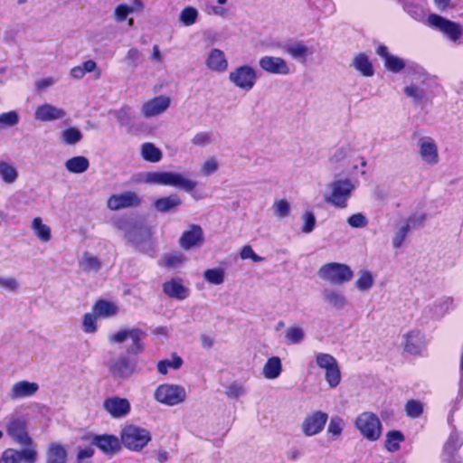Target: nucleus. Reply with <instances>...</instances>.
I'll use <instances>...</instances> for the list:
<instances>
[{
	"instance_id": "f257e3e1",
	"label": "nucleus",
	"mask_w": 463,
	"mask_h": 463,
	"mask_svg": "<svg viewBox=\"0 0 463 463\" xmlns=\"http://www.w3.org/2000/svg\"><path fill=\"white\" fill-rule=\"evenodd\" d=\"M115 226L128 242L139 250L148 252L151 250V232L146 225L128 218H120Z\"/></svg>"
},
{
	"instance_id": "f03ea898",
	"label": "nucleus",
	"mask_w": 463,
	"mask_h": 463,
	"mask_svg": "<svg viewBox=\"0 0 463 463\" xmlns=\"http://www.w3.org/2000/svg\"><path fill=\"white\" fill-rule=\"evenodd\" d=\"M142 181L146 184L176 187L187 193L193 191L196 186V182L175 172H146L143 175Z\"/></svg>"
},
{
	"instance_id": "7ed1b4c3",
	"label": "nucleus",
	"mask_w": 463,
	"mask_h": 463,
	"mask_svg": "<svg viewBox=\"0 0 463 463\" xmlns=\"http://www.w3.org/2000/svg\"><path fill=\"white\" fill-rule=\"evenodd\" d=\"M328 187L331 192L324 196V200L335 207L344 209L347 206L355 184L350 179H339L329 184Z\"/></svg>"
},
{
	"instance_id": "20e7f679",
	"label": "nucleus",
	"mask_w": 463,
	"mask_h": 463,
	"mask_svg": "<svg viewBox=\"0 0 463 463\" xmlns=\"http://www.w3.org/2000/svg\"><path fill=\"white\" fill-rule=\"evenodd\" d=\"M318 277L332 285H343L353 278V270L344 263L330 262L324 264L317 271Z\"/></svg>"
},
{
	"instance_id": "39448f33",
	"label": "nucleus",
	"mask_w": 463,
	"mask_h": 463,
	"mask_svg": "<svg viewBox=\"0 0 463 463\" xmlns=\"http://www.w3.org/2000/svg\"><path fill=\"white\" fill-rule=\"evenodd\" d=\"M354 425L361 435L369 441H376L382 435V423L377 415L371 411L359 414Z\"/></svg>"
},
{
	"instance_id": "423d86ee",
	"label": "nucleus",
	"mask_w": 463,
	"mask_h": 463,
	"mask_svg": "<svg viewBox=\"0 0 463 463\" xmlns=\"http://www.w3.org/2000/svg\"><path fill=\"white\" fill-rule=\"evenodd\" d=\"M121 440L128 449L139 451L151 440V435L146 429L128 425L121 431Z\"/></svg>"
},
{
	"instance_id": "0eeeda50",
	"label": "nucleus",
	"mask_w": 463,
	"mask_h": 463,
	"mask_svg": "<svg viewBox=\"0 0 463 463\" xmlns=\"http://www.w3.org/2000/svg\"><path fill=\"white\" fill-rule=\"evenodd\" d=\"M228 79L236 88L250 91L255 86L258 76L256 70L251 66L241 65L229 73Z\"/></svg>"
},
{
	"instance_id": "6e6552de",
	"label": "nucleus",
	"mask_w": 463,
	"mask_h": 463,
	"mask_svg": "<svg viewBox=\"0 0 463 463\" xmlns=\"http://www.w3.org/2000/svg\"><path fill=\"white\" fill-rule=\"evenodd\" d=\"M154 397L162 404L175 406L184 402L186 392L181 385L165 383L156 389Z\"/></svg>"
},
{
	"instance_id": "1a4fd4ad",
	"label": "nucleus",
	"mask_w": 463,
	"mask_h": 463,
	"mask_svg": "<svg viewBox=\"0 0 463 463\" xmlns=\"http://www.w3.org/2000/svg\"><path fill=\"white\" fill-rule=\"evenodd\" d=\"M6 432L18 444L29 446L33 439L26 432V420L24 417L12 414L5 418Z\"/></svg>"
},
{
	"instance_id": "9d476101",
	"label": "nucleus",
	"mask_w": 463,
	"mask_h": 463,
	"mask_svg": "<svg viewBox=\"0 0 463 463\" xmlns=\"http://www.w3.org/2000/svg\"><path fill=\"white\" fill-rule=\"evenodd\" d=\"M428 24L446 35L450 41L457 42L462 35V27L459 24L448 20L436 14L428 16Z\"/></svg>"
},
{
	"instance_id": "9b49d317",
	"label": "nucleus",
	"mask_w": 463,
	"mask_h": 463,
	"mask_svg": "<svg viewBox=\"0 0 463 463\" xmlns=\"http://www.w3.org/2000/svg\"><path fill=\"white\" fill-rule=\"evenodd\" d=\"M145 334L137 328L119 330L117 333L109 335V339L111 343H123L129 339L131 344L127 348V353L129 354H137L143 351V345L141 340L144 338Z\"/></svg>"
},
{
	"instance_id": "f8f14e48",
	"label": "nucleus",
	"mask_w": 463,
	"mask_h": 463,
	"mask_svg": "<svg viewBox=\"0 0 463 463\" xmlns=\"http://www.w3.org/2000/svg\"><path fill=\"white\" fill-rule=\"evenodd\" d=\"M327 419L328 415L326 412L314 411L304 419L301 430L307 437L315 436L323 430Z\"/></svg>"
},
{
	"instance_id": "ddd939ff",
	"label": "nucleus",
	"mask_w": 463,
	"mask_h": 463,
	"mask_svg": "<svg viewBox=\"0 0 463 463\" xmlns=\"http://www.w3.org/2000/svg\"><path fill=\"white\" fill-rule=\"evenodd\" d=\"M141 203L137 193L132 191L111 195L107 201V207L111 211H118L124 208L136 207Z\"/></svg>"
},
{
	"instance_id": "4468645a",
	"label": "nucleus",
	"mask_w": 463,
	"mask_h": 463,
	"mask_svg": "<svg viewBox=\"0 0 463 463\" xmlns=\"http://www.w3.org/2000/svg\"><path fill=\"white\" fill-rule=\"evenodd\" d=\"M204 241L203 231L201 226L191 224L189 228L184 231L180 239L179 245L184 250L199 248Z\"/></svg>"
},
{
	"instance_id": "2eb2a0df",
	"label": "nucleus",
	"mask_w": 463,
	"mask_h": 463,
	"mask_svg": "<svg viewBox=\"0 0 463 463\" xmlns=\"http://www.w3.org/2000/svg\"><path fill=\"white\" fill-rule=\"evenodd\" d=\"M259 65L262 71L269 74L288 75L290 72L287 61L279 56H263L259 60Z\"/></svg>"
},
{
	"instance_id": "dca6fc26",
	"label": "nucleus",
	"mask_w": 463,
	"mask_h": 463,
	"mask_svg": "<svg viewBox=\"0 0 463 463\" xmlns=\"http://www.w3.org/2000/svg\"><path fill=\"white\" fill-rule=\"evenodd\" d=\"M103 408L112 418L119 419L129 413L130 403L125 398L114 396L104 401Z\"/></svg>"
},
{
	"instance_id": "f3484780",
	"label": "nucleus",
	"mask_w": 463,
	"mask_h": 463,
	"mask_svg": "<svg viewBox=\"0 0 463 463\" xmlns=\"http://www.w3.org/2000/svg\"><path fill=\"white\" fill-rule=\"evenodd\" d=\"M425 221L424 215H411L410 216L400 227L395 231L392 244L393 248L399 249L402 247L405 238L407 237L411 228L416 225H421Z\"/></svg>"
},
{
	"instance_id": "a211bd4d",
	"label": "nucleus",
	"mask_w": 463,
	"mask_h": 463,
	"mask_svg": "<svg viewBox=\"0 0 463 463\" xmlns=\"http://www.w3.org/2000/svg\"><path fill=\"white\" fill-rule=\"evenodd\" d=\"M171 99L167 96H158L143 103L141 113L145 118L156 117L165 112L170 106Z\"/></svg>"
},
{
	"instance_id": "6ab92c4d",
	"label": "nucleus",
	"mask_w": 463,
	"mask_h": 463,
	"mask_svg": "<svg viewBox=\"0 0 463 463\" xmlns=\"http://www.w3.org/2000/svg\"><path fill=\"white\" fill-rule=\"evenodd\" d=\"M66 116V111L49 103H44L36 108L34 118L37 121L48 122L61 119Z\"/></svg>"
},
{
	"instance_id": "aec40b11",
	"label": "nucleus",
	"mask_w": 463,
	"mask_h": 463,
	"mask_svg": "<svg viewBox=\"0 0 463 463\" xmlns=\"http://www.w3.org/2000/svg\"><path fill=\"white\" fill-rule=\"evenodd\" d=\"M419 153L422 161L430 165L439 163L438 146L433 139L425 137L420 140Z\"/></svg>"
},
{
	"instance_id": "412c9836",
	"label": "nucleus",
	"mask_w": 463,
	"mask_h": 463,
	"mask_svg": "<svg viewBox=\"0 0 463 463\" xmlns=\"http://www.w3.org/2000/svg\"><path fill=\"white\" fill-rule=\"evenodd\" d=\"M205 66L213 72L222 73L228 70L229 62L222 50L213 48L207 54Z\"/></svg>"
},
{
	"instance_id": "4be33fe9",
	"label": "nucleus",
	"mask_w": 463,
	"mask_h": 463,
	"mask_svg": "<svg viewBox=\"0 0 463 463\" xmlns=\"http://www.w3.org/2000/svg\"><path fill=\"white\" fill-rule=\"evenodd\" d=\"M39 390V385L36 383L28 381H19L14 383L8 394L12 401L30 397L34 395Z\"/></svg>"
},
{
	"instance_id": "5701e85b",
	"label": "nucleus",
	"mask_w": 463,
	"mask_h": 463,
	"mask_svg": "<svg viewBox=\"0 0 463 463\" xmlns=\"http://www.w3.org/2000/svg\"><path fill=\"white\" fill-rule=\"evenodd\" d=\"M403 349L412 354H418L424 347L423 335L419 331H410L403 335Z\"/></svg>"
},
{
	"instance_id": "b1692460",
	"label": "nucleus",
	"mask_w": 463,
	"mask_h": 463,
	"mask_svg": "<svg viewBox=\"0 0 463 463\" xmlns=\"http://www.w3.org/2000/svg\"><path fill=\"white\" fill-rule=\"evenodd\" d=\"M163 292L169 298L178 300L185 299L189 290L185 288L180 279H173L163 284Z\"/></svg>"
},
{
	"instance_id": "393cba45",
	"label": "nucleus",
	"mask_w": 463,
	"mask_h": 463,
	"mask_svg": "<svg viewBox=\"0 0 463 463\" xmlns=\"http://www.w3.org/2000/svg\"><path fill=\"white\" fill-rule=\"evenodd\" d=\"M45 457L46 463H67L68 453L63 445L52 441L48 444Z\"/></svg>"
},
{
	"instance_id": "a878e982",
	"label": "nucleus",
	"mask_w": 463,
	"mask_h": 463,
	"mask_svg": "<svg viewBox=\"0 0 463 463\" xmlns=\"http://www.w3.org/2000/svg\"><path fill=\"white\" fill-rule=\"evenodd\" d=\"M136 363L134 360L128 357H119L113 362L111 372L118 377L127 378L134 373Z\"/></svg>"
},
{
	"instance_id": "bb28decb",
	"label": "nucleus",
	"mask_w": 463,
	"mask_h": 463,
	"mask_svg": "<svg viewBox=\"0 0 463 463\" xmlns=\"http://www.w3.org/2000/svg\"><path fill=\"white\" fill-rule=\"evenodd\" d=\"M351 66L364 77H372L374 73L373 64L364 53L354 55Z\"/></svg>"
},
{
	"instance_id": "cd10ccee",
	"label": "nucleus",
	"mask_w": 463,
	"mask_h": 463,
	"mask_svg": "<svg viewBox=\"0 0 463 463\" xmlns=\"http://www.w3.org/2000/svg\"><path fill=\"white\" fill-rule=\"evenodd\" d=\"M92 444L107 454L113 453L119 447L118 439L112 435L95 436Z\"/></svg>"
},
{
	"instance_id": "c85d7f7f",
	"label": "nucleus",
	"mask_w": 463,
	"mask_h": 463,
	"mask_svg": "<svg viewBox=\"0 0 463 463\" xmlns=\"http://www.w3.org/2000/svg\"><path fill=\"white\" fill-rule=\"evenodd\" d=\"M286 52L295 60L305 61L313 54V50L302 42H296L287 45Z\"/></svg>"
},
{
	"instance_id": "c756f323",
	"label": "nucleus",
	"mask_w": 463,
	"mask_h": 463,
	"mask_svg": "<svg viewBox=\"0 0 463 463\" xmlns=\"http://www.w3.org/2000/svg\"><path fill=\"white\" fill-rule=\"evenodd\" d=\"M92 311L100 318H109L118 314V307L113 302L99 299L92 307Z\"/></svg>"
},
{
	"instance_id": "7c9ffc66",
	"label": "nucleus",
	"mask_w": 463,
	"mask_h": 463,
	"mask_svg": "<svg viewBox=\"0 0 463 463\" xmlns=\"http://www.w3.org/2000/svg\"><path fill=\"white\" fill-rule=\"evenodd\" d=\"M19 177L15 165L6 160H0V178L5 184H14Z\"/></svg>"
},
{
	"instance_id": "2f4dec72",
	"label": "nucleus",
	"mask_w": 463,
	"mask_h": 463,
	"mask_svg": "<svg viewBox=\"0 0 463 463\" xmlns=\"http://www.w3.org/2000/svg\"><path fill=\"white\" fill-rule=\"evenodd\" d=\"M282 372L281 360L278 356L269 358L262 368V375L267 380H274L279 377Z\"/></svg>"
},
{
	"instance_id": "473e14b6",
	"label": "nucleus",
	"mask_w": 463,
	"mask_h": 463,
	"mask_svg": "<svg viewBox=\"0 0 463 463\" xmlns=\"http://www.w3.org/2000/svg\"><path fill=\"white\" fill-rule=\"evenodd\" d=\"M322 296L324 300L334 308L342 309L346 304L345 295L339 290L327 288L323 290Z\"/></svg>"
},
{
	"instance_id": "72a5a7b5",
	"label": "nucleus",
	"mask_w": 463,
	"mask_h": 463,
	"mask_svg": "<svg viewBox=\"0 0 463 463\" xmlns=\"http://www.w3.org/2000/svg\"><path fill=\"white\" fill-rule=\"evenodd\" d=\"M305 331L301 325L295 324L284 331V340L287 345H298L305 339Z\"/></svg>"
},
{
	"instance_id": "f704fd0d",
	"label": "nucleus",
	"mask_w": 463,
	"mask_h": 463,
	"mask_svg": "<svg viewBox=\"0 0 463 463\" xmlns=\"http://www.w3.org/2000/svg\"><path fill=\"white\" fill-rule=\"evenodd\" d=\"M96 71V78L100 77V71L98 70L96 61L89 60L83 62L81 65L75 66L71 70V76L76 80L82 79L86 73Z\"/></svg>"
},
{
	"instance_id": "c9c22d12",
	"label": "nucleus",
	"mask_w": 463,
	"mask_h": 463,
	"mask_svg": "<svg viewBox=\"0 0 463 463\" xmlns=\"http://www.w3.org/2000/svg\"><path fill=\"white\" fill-rule=\"evenodd\" d=\"M64 165L68 172L79 175L88 170L90 162L87 157L77 156L68 159Z\"/></svg>"
},
{
	"instance_id": "e433bc0d",
	"label": "nucleus",
	"mask_w": 463,
	"mask_h": 463,
	"mask_svg": "<svg viewBox=\"0 0 463 463\" xmlns=\"http://www.w3.org/2000/svg\"><path fill=\"white\" fill-rule=\"evenodd\" d=\"M181 203L182 201L177 194H171L169 196L157 199L154 205L156 211L160 213H166L175 210L179 205H181Z\"/></svg>"
},
{
	"instance_id": "4c0bfd02",
	"label": "nucleus",
	"mask_w": 463,
	"mask_h": 463,
	"mask_svg": "<svg viewBox=\"0 0 463 463\" xmlns=\"http://www.w3.org/2000/svg\"><path fill=\"white\" fill-rule=\"evenodd\" d=\"M31 229L42 242H47L52 238L51 228L47 224L43 223L41 217H35L33 219Z\"/></svg>"
},
{
	"instance_id": "58836bf2",
	"label": "nucleus",
	"mask_w": 463,
	"mask_h": 463,
	"mask_svg": "<svg viewBox=\"0 0 463 463\" xmlns=\"http://www.w3.org/2000/svg\"><path fill=\"white\" fill-rule=\"evenodd\" d=\"M140 154L145 161L151 163H157L163 157L162 151L151 142H146L141 145Z\"/></svg>"
},
{
	"instance_id": "ea45409f",
	"label": "nucleus",
	"mask_w": 463,
	"mask_h": 463,
	"mask_svg": "<svg viewBox=\"0 0 463 463\" xmlns=\"http://www.w3.org/2000/svg\"><path fill=\"white\" fill-rule=\"evenodd\" d=\"M452 304V298L448 297H441L437 298L430 307V310L435 318L443 317L449 310Z\"/></svg>"
},
{
	"instance_id": "a19ab883",
	"label": "nucleus",
	"mask_w": 463,
	"mask_h": 463,
	"mask_svg": "<svg viewBox=\"0 0 463 463\" xmlns=\"http://www.w3.org/2000/svg\"><path fill=\"white\" fill-rule=\"evenodd\" d=\"M355 288L362 292L370 290L374 284V276L367 269H362L357 274Z\"/></svg>"
},
{
	"instance_id": "79ce46f5",
	"label": "nucleus",
	"mask_w": 463,
	"mask_h": 463,
	"mask_svg": "<svg viewBox=\"0 0 463 463\" xmlns=\"http://www.w3.org/2000/svg\"><path fill=\"white\" fill-rule=\"evenodd\" d=\"M19 288L20 282L15 277L0 271V291L14 293L17 292Z\"/></svg>"
},
{
	"instance_id": "37998d69",
	"label": "nucleus",
	"mask_w": 463,
	"mask_h": 463,
	"mask_svg": "<svg viewBox=\"0 0 463 463\" xmlns=\"http://www.w3.org/2000/svg\"><path fill=\"white\" fill-rule=\"evenodd\" d=\"M80 267L87 273L97 272L99 270L101 263L98 257L90 253H84L80 260Z\"/></svg>"
},
{
	"instance_id": "c03bdc74",
	"label": "nucleus",
	"mask_w": 463,
	"mask_h": 463,
	"mask_svg": "<svg viewBox=\"0 0 463 463\" xmlns=\"http://www.w3.org/2000/svg\"><path fill=\"white\" fill-rule=\"evenodd\" d=\"M183 364V359L176 354H173L170 360L165 359L159 361L157 364V371L161 374H166L169 368L174 370L179 369Z\"/></svg>"
},
{
	"instance_id": "a18cd8bd",
	"label": "nucleus",
	"mask_w": 463,
	"mask_h": 463,
	"mask_svg": "<svg viewBox=\"0 0 463 463\" xmlns=\"http://www.w3.org/2000/svg\"><path fill=\"white\" fill-rule=\"evenodd\" d=\"M404 436L401 431L392 430L386 434L385 449L390 452L397 451L400 443L403 441Z\"/></svg>"
},
{
	"instance_id": "49530a36",
	"label": "nucleus",
	"mask_w": 463,
	"mask_h": 463,
	"mask_svg": "<svg viewBox=\"0 0 463 463\" xmlns=\"http://www.w3.org/2000/svg\"><path fill=\"white\" fill-rule=\"evenodd\" d=\"M82 133L76 128H69L61 131V140L63 144L72 146L80 142Z\"/></svg>"
},
{
	"instance_id": "de8ad7c7",
	"label": "nucleus",
	"mask_w": 463,
	"mask_h": 463,
	"mask_svg": "<svg viewBox=\"0 0 463 463\" xmlns=\"http://www.w3.org/2000/svg\"><path fill=\"white\" fill-rule=\"evenodd\" d=\"M20 116L16 110H10L0 114V130L14 128L19 124Z\"/></svg>"
},
{
	"instance_id": "09e8293b",
	"label": "nucleus",
	"mask_w": 463,
	"mask_h": 463,
	"mask_svg": "<svg viewBox=\"0 0 463 463\" xmlns=\"http://www.w3.org/2000/svg\"><path fill=\"white\" fill-rule=\"evenodd\" d=\"M404 410L408 417L416 419L423 413L424 403L419 400L411 399L405 403Z\"/></svg>"
},
{
	"instance_id": "8fccbe9b",
	"label": "nucleus",
	"mask_w": 463,
	"mask_h": 463,
	"mask_svg": "<svg viewBox=\"0 0 463 463\" xmlns=\"http://www.w3.org/2000/svg\"><path fill=\"white\" fill-rule=\"evenodd\" d=\"M345 426V422L342 418L334 416L328 423L327 433L332 436L333 439H337L342 435Z\"/></svg>"
},
{
	"instance_id": "3c124183",
	"label": "nucleus",
	"mask_w": 463,
	"mask_h": 463,
	"mask_svg": "<svg viewBox=\"0 0 463 463\" xmlns=\"http://www.w3.org/2000/svg\"><path fill=\"white\" fill-rule=\"evenodd\" d=\"M315 358L317 365L325 372L338 364L336 359L329 354L317 353Z\"/></svg>"
},
{
	"instance_id": "603ef678",
	"label": "nucleus",
	"mask_w": 463,
	"mask_h": 463,
	"mask_svg": "<svg viewBox=\"0 0 463 463\" xmlns=\"http://www.w3.org/2000/svg\"><path fill=\"white\" fill-rule=\"evenodd\" d=\"M224 270L222 269H208L203 272V279L213 285H221L224 282Z\"/></svg>"
},
{
	"instance_id": "864d4df0",
	"label": "nucleus",
	"mask_w": 463,
	"mask_h": 463,
	"mask_svg": "<svg viewBox=\"0 0 463 463\" xmlns=\"http://www.w3.org/2000/svg\"><path fill=\"white\" fill-rule=\"evenodd\" d=\"M341 378L339 364L325 372V380L330 388L337 387L341 383Z\"/></svg>"
},
{
	"instance_id": "5fc2aeb1",
	"label": "nucleus",
	"mask_w": 463,
	"mask_h": 463,
	"mask_svg": "<svg viewBox=\"0 0 463 463\" xmlns=\"http://www.w3.org/2000/svg\"><path fill=\"white\" fill-rule=\"evenodd\" d=\"M197 16L198 11L194 7L188 6L182 10L179 15V20L185 26H190L196 22Z\"/></svg>"
},
{
	"instance_id": "6e6d98bb",
	"label": "nucleus",
	"mask_w": 463,
	"mask_h": 463,
	"mask_svg": "<svg viewBox=\"0 0 463 463\" xmlns=\"http://www.w3.org/2000/svg\"><path fill=\"white\" fill-rule=\"evenodd\" d=\"M99 317L93 313H86L82 320V329L87 334H93L97 331V318Z\"/></svg>"
},
{
	"instance_id": "4d7b16f0",
	"label": "nucleus",
	"mask_w": 463,
	"mask_h": 463,
	"mask_svg": "<svg viewBox=\"0 0 463 463\" xmlns=\"http://www.w3.org/2000/svg\"><path fill=\"white\" fill-rule=\"evenodd\" d=\"M115 116L121 126H127L133 120V112L128 106H123L115 112Z\"/></svg>"
},
{
	"instance_id": "13d9d810",
	"label": "nucleus",
	"mask_w": 463,
	"mask_h": 463,
	"mask_svg": "<svg viewBox=\"0 0 463 463\" xmlns=\"http://www.w3.org/2000/svg\"><path fill=\"white\" fill-rule=\"evenodd\" d=\"M272 210L276 217L283 218L289 214L290 206L286 200L281 199L274 202Z\"/></svg>"
},
{
	"instance_id": "bf43d9fd",
	"label": "nucleus",
	"mask_w": 463,
	"mask_h": 463,
	"mask_svg": "<svg viewBox=\"0 0 463 463\" xmlns=\"http://www.w3.org/2000/svg\"><path fill=\"white\" fill-rule=\"evenodd\" d=\"M219 164L214 157H209L201 165L200 174L203 176H208L215 173L218 169Z\"/></svg>"
},
{
	"instance_id": "052dcab7",
	"label": "nucleus",
	"mask_w": 463,
	"mask_h": 463,
	"mask_svg": "<svg viewBox=\"0 0 463 463\" xmlns=\"http://www.w3.org/2000/svg\"><path fill=\"white\" fill-rule=\"evenodd\" d=\"M384 65L388 70L393 72H398L403 69L404 62L399 57L391 55L387 57V60L384 61Z\"/></svg>"
},
{
	"instance_id": "680f3d73",
	"label": "nucleus",
	"mask_w": 463,
	"mask_h": 463,
	"mask_svg": "<svg viewBox=\"0 0 463 463\" xmlns=\"http://www.w3.org/2000/svg\"><path fill=\"white\" fill-rule=\"evenodd\" d=\"M404 93L416 102L421 101L425 96L423 89L414 85L405 87Z\"/></svg>"
},
{
	"instance_id": "e2e57ef3",
	"label": "nucleus",
	"mask_w": 463,
	"mask_h": 463,
	"mask_svg": "<svg viewBox=\"0 0 463 463\" xmlns=\"http://www.w3.org/2000/svg\"><path fill=\"white\" fill-rule=\"evenodd\" d=\"M212 143V134L210 132H198L192 138V144L197 146H205Z\"/></svg>"
},
{
	"instance_id": "0e129e2a",
	"label": "nucleus",
	"mask_w": 463,
	"mask_h": 463,
	"mask_svg": "<svg viewBox=\"0 0 463 463\" xmlns=\"http://www.w3.org/2000/svg\"><path fill=\"white\" fill-rule=\"evenodd\" d=\"M133 12V7L123 4L119 5L114 11V19L118 23L123 22L126 20L127 16Z\"/></svg>"
},
{
	"instance_id": "69168bd1",
	"label": "nucleus",
	"mask_w": 463,
	"mask_h": 463,
	"mask_svg": "<svg viewBox=\"0 0 463 463\" xmlns=\"http://www.w3.org/2000/svg\"><path fill=\"white\" fill-rule=\"evenodd\" d=\"M0 463H21L18 450L14 449H5L0 458Z\"/></svg>"
},
{
	"instance_id": "338daca9",
	"label": "nucleus",
	"mask_w": 463,
	"mask_h": 463,
	"mask_svg": "<svg viewBox=\"0 0 463 463\" xmlns=\"http://www.w3.org/2000/svg\"><path fill=\"white\" fill-rule=\"evenodd\" d=\"M302 220L304 222L302 232L305 233H310L316 225V218L314 213L311 212H306L302 216Z\"/></svg>"
},
{
	"instance_id": "774afa93",
	"label": "nucleus",
	"mask_w": 463,
	"mask_h": 463,
	"mask_svg": "<svg viewBox=\"0 0 463 463\" xmlns=\"http://www.w3.org/2000/svg\"><path fill=\"white\" fill-rule=\"evenodd\" d=\"M347 223L352 228H364L368 224L366 217L363 213H355L347 219Z\"/></svg>"
}]
</instances>
